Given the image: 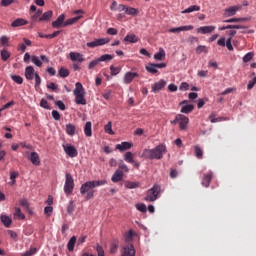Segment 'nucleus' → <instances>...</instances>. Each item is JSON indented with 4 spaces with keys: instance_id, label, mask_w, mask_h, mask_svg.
I'll list each match as a JSON object with an SVG mask.
<instances>
[{
    "instance_id": "1",
    "label": "nucleus",
    "mask_w": 256,
    "mask_h": 256,
    "mask_svg": "<svg viewBox=\"0 0 256 256\" xmlns=\"http://www.w3.org/2000/svg\"><path fill=\"white\" fill-rule=\"evenodd\" d=\"M103 185H107V180L87 181L81 185L80 193L81 195H86L85 199L86 201H89V199H93V197H95V187H101Z\"/></svg>"
},
{
    "instance_id": "2",
    "label": "nucleus",
    "mask_w": 256,
    "mask_h": 256,
    "mask_svg": "<svg viewBox=\"0 0 256 256\" xmlns=\"http://www.w3.org/2000/svg\"><path fill=\"white\" fill-rule=\"evenodd\" d=\"M167 153V147L164 144H159L153 149H144L141 155L144 159H163V154Z\"/></svg>"
},
{
    "instance_id": "3",
    "label": "nucleus",
    "mask_w": 256,
    "mask_h": 256,
    "mask_svg": "<svg viewBox=\"0 0 256 256\" xmlns=\"http://www.w3.org/2000/svg\"><path fill=\"white\" fill-rule=\"evenodd\" d=\"M73 95L75 96L76 105H87V99H85V88H83V84H81V82H77L75 84Z\"/></svg>"
},
{
    "instance_id": "4",
    "label": "nucleus",
    "mask_w": 256,
    "mask_h": 256,
    "mask_svg": "<svg viewBox=\"0 0 256 256\" xmlns=\"http://www.w3.org/2000/svg\"><path fill=\"white\" fill-rule=\"evenodd\" d=\"M226 35H229V38L226 39L225 36L220 37L217 41V45L219 47H227L228 51H233V44H231V41L233 37L237 35V31L233 29L226 31Z\"/></svg>"
},
{
    "instance_id": "5",
    "label": "nucleus",
    "mask_w": 256,
    "mask_h": 256,
    "mask_svg": "<svg viewBox=\"0 0 256 256\" xmlns=\"http://www.w3.org/2000/svg\"><path fill=\"white\" fill-rule=\"evenodd\" d=\"M159 193H161V186L155 184L151 189L146 192L145 201H149L150 203H153V201H157Z\"/></svg>"
},
{
    "instance_id": "6",
    "label": "nucleus",
    "mask_w": 256,
    "mask_h": 256,
    "mask_svg": "<svg viewBox=\"0 0 256 256\" xmlns=\"http://www.w3.org/2000/svg\"><path fill=\"white\" fill-rule=\"evenodd\" d=\"M172 124L178 123L179 128L181 131H186L187 125H189V117L183 115V114H178L176 115L175 119L171 121Z\"/></svg>"
},
{
    "instance_id": "7",
    "label": "nucleus",
    "mask_w": 256,
    "mask_h": 256,
    "mask_svg": "<svg viewBox=\"0 0 256 256\" xmlns=\"http://www.w3.org/2000/svg\"><path fill=\"white\" fill-rule=\"evenodd\" d=\"M73 189H75V181L73 180V176L67 173L65 175L64 193H66V195H71Z\"/></svg>"
},
{
    "instance_id": "8",
    "label": "nucleus",
    "mask_w": 256,
    "mask_h": 256,
    "mask_svg": "<svg viewBox=\"0 0 256 256\" xmlns=\"http://www.w3.org/2000/svg\"><path fill=\"white\" fill-rule=\"evenodd\" d=\"M165 67H167V64L166 63H158V64H155V63H148L146 66H145V69L148 73H151L152 75H155L156 73H158V69H165Z\"/></svg>"
},
{
    "instance_id": "9",
    "label": "nucleus",
    "mask_w": 256,
    "mask_h": 256,
    "mask_svg": "<svg viewBox=\"0 0 256 256\" xmlns=\"http://www.w3.org/2000/svg\"><path fill=\"white\" fill-rule=\"evenodd\" d=\"M111 39L109 38H99V39H94L91 42L86 43V46L89 47L90 49H95V47H101L103 45H107Z\"/></svg>"
},
{
    "instance_id": "10",
    "label": "nucleus",
    "mask_w": 256,
    "mask_h": 256,
    "mask_svg": "<svg viewBox=\"0 0 256 256\" xmlns=\"http://www.w3.org/2000/svg\"><path fill=\"white\" fill-rule=\"evenodd\" d=\"M243 6L241 4L229 6L228 8L224 9V17H235L238 11H241Z\"/></svg>"
},
{
    "instance_id": "11",
    "label": "nucleus",
    "mask_w": 256,
    "mask_h": 256,
    "mask_svg": "<svg viewBox=\"0 0 256 256\" xmlns=\"http://www.w3.org/2000/svg\"><path fill=\"white\" fill-rule=\"evenodd\" d=\"M62 147H63L64 153L68 157H71L72 159L79 155V151H77V148H75V146L71 144H63Z\"/></svg>"
},
{
    "instance_id": "12",
    "label": "nucleus",
    "mask_w": 256,
    "mask_h": 256,
    "mask_svg": "<svg viewBox=\"0 0 256 256\" xmlns=\"http://www.w3.org/2000/svg\"><path fill=\"white\" fill-rule=\"evenodd\" d=\"M167 86V81L161 79L154 84H152L151 89L152 93H159V91H162Z\"/></svg>"
},
{
    "instance_id": "13",
    "label": "nucleus",
    "mask_w": 256,
    "mask_h": 256,
    "mask_svg": "<svg viewBox=\"0 0 256 256\" xmlns=\"http://www.w3.org/2000/svg\"><path fill=\"white\" fill-rule=\"evenodd\" d=\"M180 105L181 107V113H185L186 115H189V113H192L193 110L195 109V106L193 104H189V101L183 100Z\"/></svg>"
},
{
    "instance_id": "14",
    "label": "nucleus",
    "mask_w": 256,
    "mask_h": 256,
    "mask_svg": "<svg viewBox=\"0 0 256 256\" xmlns=\"http://www.w3.org/2000/svg\"><path fill=\"white\" fill-rule=\"evenodd\" d=\"M135 77H139V73H137V72H126L124 74V77H123V83L125 85H129V84L133 83V79H135Z\"/></svg>"
},
{
    "instance_id": "15",
    "label": "nucleus",
    "mask_w": 256,
    "mask_h": 256,
    "mask_svg": "<svg viewBox=\"0 0 256 256\" xmlns=\"http://www.w3.org/2000/svg\"><path fill=\"white\" fill-rule=\"evenodd\" d=\"M193 29H194L193 25L180 26V27L168 29V33H177V34H179L183 31H193Z\"/></svg>"
},
{
    "instance_id": "16",
    "label": "nucleus",
    "mask_w": 256,
    "mask_h": 256,
    "mask_svg": "<svg viewBox=\"0 0 256 256\" xmlns=\"http://www.w3.org/2000/svg\"><path fill=\"white\" fill-rule=\"evenodd\" d=\"M69 59L76 63H83L85 61V58L83 57V54L79 52H70L69 53Z\"/></svg>"
},
{
    "instance_id": "17",
    "label": "nucleus",
    "mask_w": 256,
    "mask_h": 256,
    "mask_svg": "<svg viewBox=\"0 0 256 256\" xmlns=\"http://www.w3.org/2000/svg\"><path fill=\"white\" fill-rule=\"evenodd\" d=\"M122 256H135V247L133 244H128L123 247Z\"/></svg>"
},
{
    "instance_id": "18",
    "label": "nucleus",
    "mask_w": 256,
    "mask_h": 256,
    "mask_svg": "<svg viewBox=\"0 0 256 256\" xmlns=\"http://www.w3.org/2000/svg\"><path fill=\"white\" fill-rule=\"evenodd\" d=\"M37 75L35 72V68L33 66H27L25 69V77L28 79V81H33V78Z\"/></svg>"
},
{
    "instance_id": "19",
    "label": "nucleus",
    "mask_w": 256,
    "mask_h": 256,
    "mask_svg": "<svg viewBox=\"0 0 256 256\" xmlns=\"http://www.w3.org/2000/svg\"><path fill=\"white\" fill-rule=\"evenodd\" d=\"M215 29V26H201L197 29V33H201V35H207L209 33H213Z\"/></svg>"
},
{
    "instance_id": "20",
    "label": "nucleus",
    "mask_w": 256,
    "mask_h": 256,
    "mask_svg": "<svg viewBox=\"0 0 256 256\" xmlns=\"http://www.w3.org/2000/svg\"><path fill=\"white\" fill-rule=\"evenodd\" d=\"M133 147V142H121V144L116 145V149L123 153V151H127Z\"/></svg>"
},
{
    "instance_id": "21",
    "label": "nucleus",
    "mask_w": 256,
    "mask_h": 256,
    "mask_svg": "<svg viewBox=\"0 0 256 256\" xmlns=\"http://www.w3.org/2000/svg\"><path fill=\"white\" fill-rule=\"evenodd\" d=\"M123 172L120 169H117L111 177L112 183H119V181H123Z\"/></svg>"
},
{
    "instance_id": "22",
    "label": "nucleus",
    "mask_w": 256,
    "mask_h": 256,
    "mask_svg": "<svg viewBox=\"0 0 256 256\" xmlns=\"http://www.w3.org/2000/svg\"><path fill=\"white\" fill-rule=\"evenodd\" d=\"M29 161H31L32 165H41V160L39 159V154H37V152L30 153Z\"/></svg>"
},
{
    "instance_id": "23",
    "label": "nucleus",
    "mask_w": 256,
    "mask_h": 256,
    "mask_svg": "<svg viewBox=\"0 0 256 256\" xmlns=\"http://www.w3.org/2000/svg\"><path fill=\"white\" fill-rule=\"evenodd\" d=\"M63 21H65V14H61L56 21L52 22V27L54 29H59V27H61V25H63Z\"/></svg>"
},
{
    "instance_id": "24",
    "label": "nucleus",
    "mask_w": 256,
    "mask_h": 256,
    "mask_svg": "<svg viewBox=\"0 0 256 256\" xmlns=\"http://www.w3.org/2000/svg\"><path fill=\"white\" fill-rule=\"evenodd\" d=\"M211 179H213V173L210 172L208 174H205L203 179H202V185L203 187H209L211 183Z\"/></svg>"
},
{
    "instance_id": "25",
    "label": "nucleus",
    "mask_w": 256,
    "mask_h": 256,
    "mask_svg": "<svg viewBox=\"0 0 256 256\" xmlns=\"http://www.w3.org/2000/svg\"><path fill=\"white\" fill-rule=\"evenodd\" d=\"M139 42V37L135 34H128L124 38V43H138Z\"/></svg>"
},
{
    "instance_id": "26",
    "label": "nucleus",
    "mask_w": 256,
    "mask_h": 256,
    "mask_svg": "<svg viewBox=\"0 0 256 256\" xmlns=\"http://www.w3.org/2000/svg\"><path fill=\"white\" fill-rule=\"evenodd\" d=\"M53 17V11L48 10L47 12H44L42 16L39 17V23H43V21H49Z\"/></svg>"
},
{
    "instance_id": "27",
    "label": "nucleus",
    "mask_w": 256,
    "mask_h": 256,
    "mask_svg": "<svg viewBox=\"0 0 256 256\" xmlns=\"http://www.w3.org/2000/svg\"><path fill=\"white\" fill-rule=\"evenodd\" d=\"M165 55V49L160 48L159 51L154 54V59L155 61H163V59H165Z\"/></svg>"
},
{
    "instance_id": "28",
    "label": "nucleus",
    "mask_w": 256,
    "mask_h": 256,
    "mask_svg": "<svg viewBox=\"0 0 256 256\" xmlns=\"http://www.w3.org/2000/svg\"><path fill=\"white\" fill-rule=\"evenodd\" d=\"M76 131H77V127H75L74 124L69 123V124L66 125V133L70 137H73V135H75Z\"/></svg>"
},
{
    "instance_id": "29",
    "label": "nucleus",
    "mask_w": 256,
    "mask_h": 256,
    "mask_svg": "<svg viewBox=\"0 0 256 256\" xmlns=\"http://www.w3.org/2000/svg\"><path fill=\"white\" fill-rule=\"evenodd\" d=\"M0 220L3 223V225L6 227H11V223H13V220L11 219V217L3 214L0 216Z\"/></svg>"
},
{
    "instance_id": "30",
    "label": "nucleus",
    "mask_w": 256,
    "mask_h": 256,
    "mask_svg": "<svg viewBox=\"0 0 256 256\" xmlns=\"http://www.w3.org/2000/svg\"><path fill=\"white\" fill-rule=\"evenodd\" d=\"M23 25H27V20L18 18L12 22L11 27H23Z\"/></svg>"
},
{
    "instance_id": "31",
    "label": "nucleus",
    "mask_w": 256,
    "mask_h": 256,
    "mask_svg": "<svg viewBox=\"0 0 256 256\" xmlns=\"http://www.w3.org/2000/svg\"><path fill=\"white\" fill-rule=\"evenodd\" d=\"M125 14L131 15L132 17H136V15H139V9L127 6Z\"/></svg>"
},
{
    "instance_id": "32",
    "label": "nucleus",
    "mask_w": 256,
    "mask_h": 256,
    "mask_svg": "<svg viewBox=\"0 0 256 256\" xmlns=\"http://www.w3.org/2000/svg\"><path fill=\"white\" fill-rule=\"evenodd\" d=\"M84 133L86 137H91V135H93L91 121L86 122L84 127Z\"/></svg>"
},
{
    "instance_id": "33",
    "label": "nucleus",
    "mask_w": 256,
    "mask_h": 256,
    "mask_svg": "<svg viewBox=\"0 0 256 256\" xmlns=\"http://www.w3.org/2000/svg\"><path fill=\"white\" fill-rule=\"evenodd\" d=\"M75 243H77V237L72 236L67 244L68 251H73L75 249Z\"/></svg>"
},
{
    "instance_id": "34",
    "label": "nucleus",
    "mask_w": 256,
    "mask_h": 256,
    "mask_svg": "<svg viewBox=\"0 0 256 256\" xmlns=\"http://www.w3.org/2000/svg\"><path fill=\"white\" fill-rule=\"evenodd\" d=\"M19 177V172L13 171L10 172V182L9 185L13 186L15 183H17V178Z\"/></svg>"
},
{
    "instance_id": "35",
    "label": "nucleus",
    "mask_w": 256,
    "mask_h": 256,
    "mask_svg": "<svg viewBox=\"0 0 256 256\" xmlns=\"http://www.w3.org/2000/svg\"><path fill=\"white\" fill-rule=\"evenodd\" d=\"M195 11H201V6L198 5H192L190 7H188L187 9L183 10L181 13L185 14V13H193Z\"/></svg>"
},
{
    "instance_id": "36",
    "label": "nucleus",
    "mask_w": 256,
    "mask_h": 256,
    "mask_svg": "<svg viewBox=\"0 0 256 256\" xmlns=\"http://www.w3.org/2000/svg\"><path fill=\"white\" fill-rule=\"evenodd\" d=\"M133 230H129L125 235H124V241L125 243H128V245H131V241H133Z\"/></svg>"
},
{
    "instance_id": "37",
    "label": "nucleus",
    "mask_w": 256,
    "mask_h": 256,
    "mask_svg": "<svg viewBox=\"0 0 256 256\" xmlns=\"http://www.w3.org/2000/svg\"><path fill=\"white\" fill-rule=\"evenodd\" d=\"M104 131H105V133H108V135H115V131H113V123L112 122H108L104 126Z\"/></svg>"
},
{
    "instance_id": "38",
    "label": "nucleus",
    "mask_w": 256,
    "mask_h": 256,
    "mask_svg": "<svg viewBox=\"0 0 256 256\" xmlns=\"http://www.w3.org/2000/svg\"><path fill=\"white\" fill-rule=\"evenodd\" d=\"M194 153L197 159H203V149L199 146H194Z\"/></svg>"
},
{
    "instance_id": "39",
    "label": "nucleus",
    "mask_w": 256,
    "mask_h": 256,
    "mask_svg": "<svg viewBox=\"0 0 256 256\" xmlns=\"http://www.w3.org/2000/svg\"><path fill=\"white\" fill-rule=\"evenodd\" d=\"M19 204L21 205V207H25L28 213L33 214V210H30L29 202L27 201V199H21L19 201Z\"/></svg>"
},
{
    "instance_id": "40",
    "label": "nucleus",
    "mask_w": 256,
    "mask_h": 256,
    "mask_svg": "<svg viewBox=\"0 0 256 256\" xmlns=\"http://www.w3.org/2000/svg\"><path fill=\"white\" fill-rule=\"evenodd\" d=\"M124 160L127 163H135V159H133V153L132 152H126L124 154Z\"/></svg>"
},
{
    "instance_id": "41",
    "label": "nucleus",
    "mask_w": 256,
    "mask_h": 256,
    "mask_svg": "<svg viewBox=\"0 0 256 256\" xmlns=\"http://www.w3.org/2000/svg\"><path fill=\"white\" fill-rule=\"evenodd\" d=\"M110 73L113 77H115V75H119L121 73V66H110Z\"/></svg>"
},
{
    "instance_id": "42",
    "label": "nucleus",
    "mask_w": 256,
    "mask_h": 256,
    "mask_svg": "<svg viewBox=\"0 0 256 256\" xmlns=\"http://www.w3.org/2000/svg\"><path fill=\"white\" fill-rule=\"evenodd\" d=\"M112 59H113V56L111 54H104L98 58V61L101 63V62L112 61Z\"/></svg>"
},
{
    "instance_id": "43",
    "label": "nucleus",
    "mask_w": 256,
    "mask_h": 256,
    "mask_svg": "<svg viewBox=\"0 0 256 256\" xmlns=\"http://www.w3.org/2000/svg\"><path fill=\"white\" fill-rule=\"evenodd\" d=\"M125 187L126 189H137V187H139V182L127 181L125 183Z\"/></svg>"
},
{
    "instance_id": "44",
    "label": "nucleus",
    "mask_w": 256,
    "mask_h": 256,
    "mask_svg": "<svg viewBox=\"0 0 256 256\" xmlns=\"http://www.w3.org/2000/svg\"><path fill=\"white\" fill-rule=\"evenodd\" d=\"M31 62L36 65V67H43V62L37 56H31Z\"/></svg>"
},
{
    "instance_id": "45",
    "label": "nucleus",
    "mask_w": 256,
    "mask_h": 256,
    "mask_svg": "<svg viewBox=\"0 0 256 256\" xmlns=\"http://www.w3.org/2000/svg\"><path fill=\"white\" fill-rule=\"evenodd\" d=\"M58 75L62 78L69 77V69L63 67L60 68V70L58 71Z\"/></svg>"
},
{
    "instance_id": "46",
    "label": "nucleus",
    "mask_w": 256,
    "mask_h": 256,
    "mask_svg": "<svg viewBox=\"0 0 256 256\" xmlns=\"http://www.w3.org/2000/svg\"><path fill=\"white\" fill-rule=\"evenodd\" d=\"M40 107H42V109H47L48 111H51V106L49 105V102H47L45 98L41 99Z\"/></svg>"
},
{
    "instance_id": "47",
    "label": "nucleus",
    "mask_w": 256,
    "mask_h": 256,
    "mask_svg": "<svg viewBox=\"0 0 256 256\" xmlns=\"http://www.w3.org/2000/svg\"><path fill=\"white\" fill-rule=\"evenodd\" d=\"M11 79H12V81H14V83H17L18 85L23 84V77H21L19 75H11Z\"/></svg>"
},
{
    "instance_id": "48",
    "label": "nucleus",
    "mask_w": 256,
    "mask_h": 256,
    "mask_svg": "<svg viewBox=\"0 0 256 256\" xmlns=\"http://www.w3.org/2000/svg\"><path fill=\"white\" fill-rule=\"evenodd\" d=\"M79 19H81V17H79V16L68 19V20L64 23V27H67V25H73V24L77 23Z\"/></svg>"
},
{
    "instance_id": "49",
    "label": "nucleus",
    "mask_w": 256,
    "mask_h": 256,
    "mask_svg": "<svg viewBox=\"0 0 256 256\" xmlns=\"http://www.w3.org/2000/svg\"><path fill=\"white\" fill-rule=\"evenodd\" d=\"M14 217H17L18 219H25V214L21 212V208H15Z\"/></svg>"
},
{
    "instance_id": "50",
    "label": "nucleus",
    "mask_w": 256,
    "mask_h": 256,
    "mask_svg": "<svg viewBox=\"0 0 256 256\" xmlns=\"http://www.w3.org/2000/svg\"><path fill=\"white\" fill-rule=\"evenodd\" d=\"M0 55H1L2 61H7V59H9V57H11V54L7 50H2Z\"/></svg>"
},
{
    "instance_id": "51",
    "label": "nucleus",
    "mask_w": 256,
    "mask_h": 256,
    "mask_svg": "<svg viewBox=\"0 0 256 256\" xmlns=\"http://www.w3.org/2000/svg\"><path fill=\"white\" fill-rule=\"evenodd\" d=\"M119 170L123 173H129V167L126 166L125 162L121 161L119 163Z\"/></svg>"
},
{
    "instance_id": "52",
    "label": "nucleus",
    "mask_w": 256,
    "mask_h": 256,
    "mask_svg": "<svg viewBox=\"0 0 256 256\" xmlns=\"http://www.w3.org/2000/svg\"><path fill=\"white\" fill-rule=\"evenodd\" d=\"M136 209L140 211V213L147 212V206L144 203L136 204Z\"/></svg>"
},
{
    "instance_id": "53",
    "label": "nucleus",
    "mask_w": 256,
    "mask_h": 256,
    "mask_svg": "<svg viewBox=\"0 0 256 256\" xmlns=\"http://www.w3.org/2000/svg\"><path fill=\"white\" fill-rule=\"evenodd\" d=\"M196 53L198 55H201V53H207V47L203 45H199L198 47H196Z\"/></svg>"
},
{
    "instance_id": "54",
    "label": "nucleus",
    "mask_w": 256,
    "mask_h": 256,
    "mask_svg": "<svg viewBox=\"0 0 256 256\" xmlns=\"http://www.w3.org/2000/svg\"><path fill=\"white\" fill-rule=\"evenodd\" d=\"M37 253V248H30L28 251L22 253V256H32Z\"/></svg>"
},
{
    "instance_id": "55",
    "label": "nucleus",
    "mask_w": 256,
    "mask_h": 256,
    "mask_svg": "<svg viewBox=\"0 0 256 256\" xmlns=\"http://www.w3.org/2000/svg\"><path fill=\"white\" fill-rule=\"evenodd\" d=\"M253 52H248L244 57H243V62L244 63H249V61H251V59H253Z\"/></svg>"
},
{
    "instance_id": "56",
    "label": "nucleus",
    "mask_w": 256,
    "mask_h": 256,
    "mask_svg": "<svg viewBox=\"0 0 256 256\" xmlns=\"http://www.w3.org/2000/svg\"><path fill=\"white\" fill-rule=\"evenodd\" d=\"M99 58L92 60L89 64H88V69H94V67H97V65H99Z\"/></svg>"
},
{
    "instance_id": "57",
    "label": "nucleus",
    "mask_w": 256,
    "mask_h": 256,
    "mask_svg": "<svg viewBox=\"0 0 256 256\" xmlns=\"http://www.w3.org/2000/svg\"><path fill=\"white\" fill-rule=\"evenodd\" d=\"M189 83L187 82H182L179 86L180 91H189Z\"/></svg>"
},
{
    "instance_id": "58",
    "label": "nucleus",
    "mask_w": 256,
    "mask_h": 256,
    "mask_svg": "<svg viewBox=\"0 0 256 256\" xmlns=\"http://www.w3.org/2000/svg\"><path fill=\"white\" fill-rule=\"evenodd\" d=\"M255 85H256V76L252 80L249 81V83L247 85V89L249 91H251V89H253L255 87Z\"/></svg>"
},
{
    "instance_id": "59",
    "label": "nucleus",
    "mask_w": 256,
    "mask_h": 256,
    "mask_svg": "<svg viewBox=\"0 0 256 256\" xmlns=\"http://www.w3.org/2000/svg\"><path fill=\"white\" fill-rule=\"evenodd\" d=\"M44 213L45 215H47L48 217H51V214L53 213V206H46L44 208Z\"/></svg>"
},
{
    "instance_id": "60",
    "label": "nucleus",
    "mask_w": 256,
    "mask_h": 256,
    "mask_svg": "<svg viewBox=\"0 0 256 256\" xmlns=\"http://www.w3.org/2000/svg\"><path fill=\"white\" fill-rule=\"evenodd\" d=\"M55 105L60 109V111H65V103H63V101L58 100L55 102Z\"/></svg>"
},
{
    "instance_id": "61",
    "label": "nucleus",
    "mask_w": 256,
    "mask_h": 256,
    "mask_svg": "<svg viewBox=\"0 0 256 256\" xmlns=\"http://www.w3.org/2000/svg\"><path fill=\"white\" fill-rule=\"evenodd\" d=\"M75 211V204H73V201H70L67 206V212L73 213Z\"/></svg>"
},
{
    "instance_id": "62",
    "label": "nucleus",
    "mask_w": 256,
    "mask_h": 256,
    "mask_svg": "<svg viewBox=\"0 0 256 256\" xmlns=\"http://www.w3.org/2000/svg\"><path fill=\"white\" fill-rule=\"evenodd\" d=\"M96 251H97L98 256H105V250H103V246L98 245L96 247Z\"/></svg>"
},
{
    "instance_id": "63",
    "label": "nucleus",
    "mask_w": 256,
    "mask_h": 256,
    "mask_svg": "<svg viewBox=\"0 0 256 256\" xmlns=\"http://www.w3.org/2000/svg\"><path fill=\"white\" fill-rule=\"evenodd\" d=\"M34 78H35V88L37 89V87L41 85V76H39V74H35Z\"/></svg>"
},
{
    "instance_id": "64",
    "label": "nucleus",
    "mask_w": 256,
    "mask_h": 256,
    "mask_svg": "<svg viewBox=\"0 0 256 256\" xmlns=\"http://www.w3.org/2000/svg\"><path fill=\"white\" fill-rule=\"evenodd\" d=\"M226 29H245V26H242V25H227L226 26Z\"/></svg>"
}]
</instances>
